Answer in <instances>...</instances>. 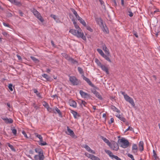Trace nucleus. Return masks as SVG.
Returning <instances> with one entry per match:
<instances>
[{"instance_id":"obj_3","label":"nucleus","mask_w":160,"mask_h":160,"mask_svg":"<svg viewBox=\"0 0 160 160\" xmlns=\"http://www.w3.org/2000/svg\"><path fill=\"white\" fill-rule=\"evenodd\" d=\"M118 142L120 144V147L124 148H128L129 145L128 141L124 138L119 139Z\"/></svg>"},{"instance_id":"obj_19","label":"nucleus","mask_w":160,"mask_h":160,"mask_svg":"<svg viewBox=\"0 0 160 160\" xmlns=\"http://www.w3.org/2000/svg\"><path fill=\"white\" fill-rule=\"evenodd\" d=\"M71 10L72 12H73V14H74V16H75L76 18L78 20L79 18H81L78 15V14L77 12L73 9L71 8Z\"/></svg>"},{"instance_id":"obj_63","label":"nucleus","mask_w":160,"mask_h":160,"mask_svg":"<svg viewBox=\"0 0 160 160\" xmlns=\"http://www.w3.org/2000/svg\"><path fill=\"white\" fill-rule=\"evenodd\" d=\"M129 129H130V126L128 127L125 130V132H126L127 131L129 130Z\"/></svg>"},{"instance_id":"obj_51","label":"nucleus","mask_w":160,"mask_h":160,"mask_svg":"<svg viewBox=\"0 0 160 160\" xmlns=\"http://www.w3.org/2000/svg\"><path fill=\"white\" fill-rule=\"evenodd\" d=\"M113 158H115L117 160H122L120 158L118 157L116 155L114 156Z\"/></svg>"},{"instance_id":"obj_46","label":"nucleus","mask_w":160,"mask_h":160,"mask_svg":"<svg viewBox=\"0 0 160 160\" xmlns=\"http://www.w3.org/2000/svg\"><path fill=\"white\" fill-rule=\"evenodd\" d=\"M46 108H47L48 111L50 112H51L52 111H53V110H52V108H50L49 105Z\"/></svg>"},{"instance_id":"obj_9","label":"nucleus","mask_w":160,"mask_h":160,"mask_svg":"<svg viewBox=\"0 0 160 160\" xmlns=\"http://www.w3.org/2000/svg\"><path fill=\"white\" fill-rule=\"evenodd\" d=\"M67 131L68 132H66V133L71 136L73 138H76V137L73 131L69 127L67 126Z\"/></svg>"},{"instance_id":"obj_50","label":"nucleus","mask_w":160,"mask_h":160,"mask_svg":"<svg viewBox=\"0 0 160 160\" xmlns=\"http://www.w3.org/2000/svg\"><path fill=\"white\" fill-rule=\"evenodd\" d=\"M128 156L132 160V159H133V158H134V157L132 155V154H128Z\"/></svg>"},{"instance_id":"obj_27","label":"nucleus","mask_w":160,"mask_h":160,"mask_svg":"<svg viewBox=\"0 0 160 160\" xmlns=\"http://www.w3.org/2000/svg\"><path fill=\"white\" fill-rule=\"evenodd\" d=\"M78 20L79 21L80 23L84 26L86 27L87 26V24L85 22L82 18H80Z\"/></svg>"},{"instance_id":"obj_18","label":"nucleus","mask_w":160,"mask_h":160,"mask_svg":"<svg viewBox=\"0 0 160 160\" xmlns=\"http://www.w3.org/2000/svg\"><path fill=\"white\" fill-rule=\"evenodd\" d=\"M53 111L55 113H56L57 112L58 113L60 117H62V114L60 111L57 107H55L53 108Z\"/></svg>"},{"instance_id":"obj_5","label":"nucleus","mask_w":160,"mask_h":160,"mask_svg":"<svg viewBox=\"0 0 160 160\" xmlns=\"http://www.w3.org/2000/svg\"><path fill=\"white\" fill-rule=\"evenodd\" d=\"M69 79L71 82L74 85L78 84L79 81L74 76H69Z\"/></svg>"},{"instance_id":"obj_55","label":"nucleus","mask_w":160,"mask_h":160,"mask_svg":"<svg viewBox=\"0 0 160 160\" xmlns=\"http://www.w3.org/2000/svg\"><path fill=\"white\" fill-rule=\"evenodd\" d=\"M158 11V9H157L155 10L153 12H152L151 13L152 14H154L155 13H156V12Z\"/></svg>"},{"instance_id":"obj_41","label":"nucleus","mask_w":160,"mask_h":160,"mask_svg":"<svg viewBox=\"0 0 160 160\" xmlns=\"http://www.w3.org/2000/svg\"><path fill=\"white\" fill-rule=\"evenodd\" d=\"M8 147L10 148L12 150V151H15V149H14L13 146L12 145L10 144L9 143H8Z\"/></svg>"},{"instance_id":"obj_17","label":"nucleus","mask_w":160,"mask_h":160,"mask_svg":"<svg viewBox=\"0 0 160 160\" xmlns=\"http://www.w3.org/2000/svg\"><path fill=\"white\" fill-rule=\"evenodd\" d=\"M143 141H140L138 144L139 149L141 152L143 150Z\"/></svg>"},{"instance_id":"obj_62","label":"nucleus","mask_w":160,"mask_h":160,"mask_svg":"<svg viewBox=\"0 0 160 160\" xmlns=\"http://www.w3.org/2000/svg\"><path fill=\"white\" fill-rule=\"evenodd\" d=\"M34 92L35 93H36V94L37 93H38V91L36 89H34Z\"/></svg>"},{"instance_id":"obj_42","label":"nucleus","mask_w":160,"mask_h":160,"mask_svg":"<svg viewBox=\"0 0 160 160\" xmlns=\"http://www.w3.org/2000/svg\"><path fill=\"white\" fill-rule=\"evenodd\" d=\"M78 70L80 74H83V72L82 69L80 67H78Z\"/></svg>"},{"instance_id":"obj_21","label":"nucleus","mask_w":160,"mask_h":160,"mask_svg":"<svg viewBox=\"0 0 160 160\" xmlns=\"http://www.w3.org/2000/svg\"><path fill=\"white\" fill-rule=\"evenodd\" d=\"M105 151L112 159L113 158L114 156H115V155L113 154L111 151L109 150H105Z\"/></svg>"},{"instance_id":"obj_43","label":"nucleus","mask_w":160,"mask_h":160,"mask_svg":"<svg viewBox=\"0 0 160 160\" xmlns=\"http://www.w3.org/2000/svg\"><path fill=\"white\" fill-rule=\"evenodd\" d=\"M91 159L92 160H100L99 158L98 157L94 155L92 156Z\"/></svg>"},{"instance_id":"obj_28","label":"nucleus","mask_w":160,"mask_h":160,"mask_svg":"<svg viewBox=\"0 0 160 160\" xmlns=\"http://www.w3.org/2000/svg\"><path fill=\"white\" fill-rule=\"evenodd\" d=\"M93 93L96 95V96L98 98L102 99V97L100 94L96 90H94L93 92Z\"/></svg>"},{"instance_id":"obj_56","label":"nucleus","mask_w":160,"mask_h":160,"mask_svg":"<svg viewBox=\"0 0 160 160\" xmlns=\"http://www.w3.org/2000/svg\"><path fill=\"white\" fill-rule=\"evenodd\" d=\"M33 106L36 109H37L38 108V107L36 106L35 103H33Z\"/></svg>"},{"instance_id":"obj_64","label":"nucleus","mask_w":160,"mask_h":160,"mask_svg":"<svg viewBox=\"0 0 160 160\" xmlns=\"http://www.w3.org/2000/svg\"><path fill=\"white\" fill-rule=\"evenodd\" d=\"M29 153H30V154H33V152L32 150H30L29 151Z\"/></svg>"},{"instance_id":"obj_39","label":"nucleus","mask_w":160,"mask_h":160,"mask_svg":"<svg viewBox=\"0 0 160 160\" xmlns=\"http://www.w3.org/2000/svg\"><path fill=\"white\" fill-rule=\"evenodd\" d=\"M85 155L88 157L89 158H90L91 159L92 156H93V155L91 154H89L87 152H85Z\"/></svg>"},{"instance_id":"obj_8","label":"nucleus","mask_w":160,"mask_h":160,"mask_svg":"<svg viewBox=\"0 0 160 160\" xmlns=\"http://www.w3.org/2000/svg\"><path fill=\"white\" fill-rule=\"evenodd\" d=\"M125 99L126 101L129 102L133 107H134L135 104L133 99L128 95H126Z\"/></svg>"},{"instance_id":"obj_53","label":"nucleus","mask_w":160,"mask_h":160,"mask_svg":"<svg viewBox=\"0 0 160 160\" xmlns=\"http://www.w3.org/2000/svg\"><path fill=\"white\" fill-rule=\"evenodd\" d=\"M121 93L123 96L124 98H125V96L128 95L127 94H126L124 92L121 91Z\"/></svg>"},{"instance_id":"obj_14","label":"nucleus","mask_w":160,"mask_h":160,"mask_svg":"<svg viewBox=\"0 0 160 160\" xmlns=\"http://www.w3.org/2000/svg\"><path fill=\"white\" fill-rule=\"evenodd\" d=\"M83 147L88 152L92 154H95V152L91 149L90 147L88 145H85Z\"/></svg>"},{"instance_id":"obj_26","label":"nucleus","mask_w":160,"mask_h":160,"mask_svg":"<svg viewBox=\"0 0 160 160\" xmlns=\"http://www.w3.org/2000/svg\"><path fill=\"white\" fill-rule=\"evenodd\" d=\"M68 61L73 64H76L77 65H78V62L76 60H74L71 57H70Z\"/></svg>"},{"instance_id":"obj_34","label":"nucleus","mask_w":160,"mask_h":160,"mask_svg":"<svg viewBox=\"0 0 160 160\" xmlns=\"http://www.w3.org/2000/svg\"><path fill=\"white\" fill-rule=\"evenodd\" d=\"M153 157L154 158V160H157L158 159V158L157 156V155L154 150H153Z\"/></svg>"},{"instance_id":"obj_32","label":"nucleus","mask_w":160,"mask_h":160,"mask_svg":"<svg viewBox=\"0 0 160 160\" xmlns=\"http://www.w3.org/2000/svg\"><path fill=\"white\" fill-rule=\"evenodd\" d=\"M51 17L53 18L57 22H59L60 21L58 20L57 16L53 14H51L50 16Z\"/></svg>"},{"instance_id":"obj_60","label":"nucleus","mask_w":160,"mask_h":160,"mask_svg":"<svg viewBox=\"0 0 160 160\" xmlns=\"http://www.w3.org/2000/svg\"><path fill=\"white\" fill-rule=\"evenodd\" d=\"M99 1L101 3V4L102 5L104 3V2L103 1H102V0H99Z\"/></svg>"},{"instance_id":"obj_58","label":"nucleus","mask_w":160,"mask_h":160,"mask_svg":"<svg viewBox=\"0 0 160 160\" xmlns=\"http://www.w3.org/2000/svg\"><path fill=\"white\" fill-rule=\"evenodd\" d=\"M36 94H37V96L39 97L40 98H41L40 94L38 92Z\"/></svg>"},{"instance_id":"obj_12","label":"nucleus","mask_w":160,"mask_h":160,"mask_svg":"<svg viewBox=\"0 0 160 160\" xmlns=\"http://www.w3.org/2000/svg\"><path fill=\"white\" fill-rule=\"evenodd\" d=\"M116 116L120 120L125 122L126 121V119L123 116L122 114H120L119 113L116 114Z\"/></svg>"},{"instance_id":"obj_6","label":"nucleus","mask_w":160,"mask_h":160,"mask_svg":"<svg viewBox=\"0 0 160 160\" xmlns=\"http://www.w3.org/2000/svg\"><path fill=\"white\" fill-rule=\"evenodd\" d=\"M112 149L115 151H117L119 149V146L117 143L114 141H112L109 146Z\"/></svg>"},{"instance_id":"obj_24","label":"nucleus","mask_w":160,"mask_h":160,"mask_svg":"<svg viewBox=\"0 0 160 160\" xmlns=\"http://www.w3.org/2000/svg\"><path fill=\"white\" fill-rule=\"evenodd\" d=\"M96 21L97 23L100 26L103 24L102 20L100 18H97L96 19Z\"/></svg>"},{"instance_id":"obj_20","label":"nucleus","mask_w":160,"mask_h":160,"mask_svg":"<svg viewBox=\"0 0 160 160\" xmlns=\"http://www.w3.org/2000/svg\"><path fill=\"white\" fill-rule=\"evenodd\" d=\"M69 104L70 106H72L74 108H76L77 107V103L73 100H71L69 102Z\"/></svg>"},{"instance_id":"obj_1","label":"nucleus","mask_w":160,"mask_h":160,"mask_svg":"<svg viewBox=\"0 0 160 160\" xmlns=\"http://www.w3.org/2000/svg\"><path fill=\"white\" fill-rule=\"evenodd\" d=\"M72 21L76 30L71 29L69 30V32L78 38H81L83 40L86 41V37L84 36L82 29L77 24L75 20L73 18Z\"/></svg>"},{"instance_id":"obj_13","label":"nucleus","mask_w":160,"mask_h":160,"mask_svg":"<svg viewBox=\"0 0 160 160\" xmlns=\"http://www.w3.org/2000/svg\"><path fill=\"white\" fill-rule=\"evenodd\" d=\"M83 79L85 80L88 84L89 85H90L91 87H94V85L92 83L91 81L89 79L86 78L85 76L83 75Z\"/></svg>"},{"instance_id":"obj_4","label":"nucleus","mask_w":160,"mask_h":160,"mask_svg":"<svg viewBox=\"0 0 160 160\" xmlns=\"http://www.w3.org/2000/svg\"><path fill=\"white\" fill-rule=\"evenodd\" d=\"M32 12L34 16L38 18L41 22H43L44 20L41 16L40 14L36 9H33L32 10Z\"/></svg>"},{"instance_id":"obj_49","label":"nucleus","mask_w":160,"mask_h":160,"mask_svg":"<svg viewBox=\"0 0 160 160\" xmlns=\"http://www.w3.org/2000/svg\"><path fill=\"white\" fill-rule=\"evenodd\" d=\"M22 133L24 135L25 137L26 138H28V136H27V134H26V132H25L24 131H22Z\"/></svg>"},{"instance_id":"obj_29","label":"nucleus","mask_w":160,"mask_h":160,"mask_svg":"<svg viewBox=\"0 0 160 160\" xmlns=\"http://www.w3.org/2000/svg\"><path fill=\"white\" fill-rule=\"evenodd\" d=\"M111 108L113 111L117 112L118 113H120V111L115 106L113 105H112L111 106Z\"/></svg>"},{"instance_id":"obj_40","label":"nucleus","mask_w":160,"mask_h":160,"mask_svg":"<svg viewBox=\"0 0 160 160\" xmlns=\"http://www.w3.org/2000/svg\"><path fill=\"white\" fill-rule=\"evenodd\" d=\"M108 56L107 55H104L103 57L106 60L108 61L109 62H111V61L110 59L108 57Z\"/></svg>"},{"instance_id":"obj_48","label":"nucleus","mask_w":160,"mask_h":160,"mask_svg":"<svg viewBox=\"0 0 160 160\" xmlns=\"http://www.w3.org/2000/svg\"><path fill=\"white\" fill-rule=\"evenodd\" d=\"M3 24L5 27H8L9 28H10V26L8 24L5 23L4 22H3Z\"/></svg>"},{"instance_id":"obj_57","label":"nucleus","mask_w":160,"mask_h":160,"mask_svg":"<svg viewBox=\"0 0 160 160\" xmlns=\"http://www.w3.org/2000/svg\"><path fill=\"white\" fill-rule=\"evenodd\" d=\"M114 122V119L113 118H110V122H109V123H111Z\"/></svg>"},{"instance_id":"obj_44","label":"nucleus","mask_w":160,"mask_h":160,"mask_svg":"<svg viewBox=\"0 0 160 160\" xmlns=\"http://www.w3.org/2000/svg\"><path fill=\"white\" fill-rule=\"evenodd\" d=\"M42 105L45 108L49 105L45 101H43V102Z\"/></svg>"},{"instance_id":"obj_30","label":"nucleus","mask_w":160,"mask_h":160,"mask_svg":"<svg viewBox=\"0 0 160 160\" xmlns=\"http://www.w3.org/2000/svg\"><path fill=\"white\" fill-rule=\"evenodd\" d=\"M71 113L73 114L74 118H77L79 117V115L76 112L72 110L71 111Z\"/></svg>"},{"instance_id":"obj_61","label":"nucleus","mask_w":160,"mask_h":160,"mask_svg":"<svg viewBox=\"0 0 160 160\" xmlns=\"http://www.w3.org/2000/svg\"><path fill=\"white\" fill-rule=\"evenodd\" d=\"M17 56L18 57V59L19 60H21V57L20 56H19V55H17Z\"/></svg>"},{"instance_id":"obj_23","label":"nucleus","mask_w":160,"mask_h":160,"mask_svg":"<svg viewBox=\"0 0 160 160\" xmlns=\"http://www.w3.org/2000/svg\"><path fill=\"white\" fill-rule=\"evenodd\" d=\"M100 67L102 68V70L105 71L107 74L108 73V69L105 66L102 65Z\"/></svg>"},{"instance_id":"obj_52","label":"nucleus","mask_w":160,"mask_h":160,"mask_svg":"<svg viewBox=\"0 0 160 160\" xmlns=\"http://www.w3.org/2000/svg\"><path fill=\"white\" fill-rule=\"evenodd\" d=\"M87 29L91 32H92V29L89 26L87 27Z\"/></svg>"},{"instance_id":"obj_54","label":"nucleus","mask_w":160,"mask_h":160,"mask_svg":"<svg viewBox=\"0 0 160 160\" xmlns=\"http://www.w3.org/2000/svg\"><path fill=\"white\" fill-rule=\"evenodd\" d=\"M128 13H129V15L130 17H132L133 15V13L131 12L130 11H129L128 12Z\"/></svg>"},{"instance_id":"obj_22","label":"nucleus","mask_w":160,"mask_h":160,"mask_svg":"<svg viewBox=\"0 0 160 160\" xmlns=\"http://www.w3.org/2000/svg\"><path fill=\"white\" fill-rule=\"evenodd\" d=\"M101 27L103 32L106 33H108V28L106 26H104L103 24L102 25V27Z\"/></svg>"},{"instance_id":"obj_35","label":"nucleus","mask_w":160,"mask_h":160,"mask_svg":"<svg viewBox=\"0 0 160 160\" xmlns=\"http://www.w3.org/2000/svg\"><path fill=\"white\" fill-rule=\"evenodd\" d=\"M97 51L100 54L102 57L105 55V54L101 49L98 48L97 49Z\"/></svg>"},{"instance_id":"obj_36","label":"nucleus","mask_w":160,"mask_h":160,"mask_svg":"<svg viewBox=\"0 0 160 160\" xmlns=\"http://www.w3.org/2000/svg\"><path fill=\"white\" fill-rule=\"evenodd\" d=\"M62 55L63 57L65 58L68 60L70 57L65 53H62Z\"/></svg>"},{"instance_id":"obj_37","label":"nucleus","mask_w":160,"mask_h":160,"mask_svg":"<svg viewBox=\"0 0 160 160\" xmlns=\"http://www.w3.org/2000/svg\"><path fill=\"white\" fill-rule=\"evenodd\" d=\"M30 58L35 63H37L39 62V60L31 56L30 57Z\"/></svg>"},{"instance_id":"obj_59","label":"nucleus","mask_w":160,"mask_h":160,"mask_svg":"<svg viewBox=\"0 0 160 160\" xmlns=\"http://www.w3.org/2000/svg\"><path fill=\"white\" fill-rule=\"evenodd\" d=\"M2 34L4 35V36H6L7 35V32H2Z\"/></svg>"},{"instance_id":"obj_11","label":"nucleus","mask_w":160,"mask_h":160,"mask_svg":"<svg viewBox=\"0 0 160 160\" xmlns=\"http://www.w3.org/2000/svg\"><path fill=\"white\" fill-rule=\"evenodd\" d=\"M79 93L81 96L84 98H87L89 96V95L82 90H80Z\"/></svg>"},{"instance_id":"obj_47","label":"nucleus","mask_w":160,"mask_h":160,"mask_svg":"<svg viewBox=\"0 0 160 160\" xmlns=\"http://www.w3.org/2000/svg\"><path fill=\"white\" fill-rule=\"evenodd\" d=\"M12 85L11 84H9V85H8V88H9V90L11 91H13V89H12Z\"/></svg>"},{"instance_id":"obj_38","label":"nucleus","mask_w":160,"mask_h":160,"mask_svg":"<svg viewBox=\"0 0 160 160\" xmlns=\"http://www.w3.org/2000/svg\"><path fill=\"white\" fill-rule=\"evenodd\" d=\"M95 62L100 67L102 65L98 59H95Z\"/></svg>"},{"instance_id":"obj_16","label":"nucleus","mask_w":160,"mask_h":160,"mask_svg":"<svg viewBox=\"0 0 160 160\" xmlns=\"http://www.w3.org/2000/svg\"><path fill=\"white\" fill-rule=\"evenodd\" d=\"M2 119L5 121V122L7 123H11L13 122V120L10 118H2Z\"/></svg>"},{"instance_id":"obj_10","label":"nucleus","mask_w":160,"mask_h":160,"mask_svg":"<svg viewBox=\"0 0 160 160\" xmlns=\"http://www.w3.org/2000/svg\"><path fill=\"white\" fill-rule=\"evenodd\" d=\"M132 152L134 154H136L137 152L138 148L137 145L136 144H132Z\"/></svg>"},{"instance_id":"obj_2","label":"nucleus","mask_w":160,"mask_h":160,"mask_svg":"<svg viewBox=\"0 0 160 160\" xmlns=\"http://www.w3.org/2000/svg\"><path fill=\"white\" fill-rule=\"evenodd\" d=\"M35 151L38 154L34 156V159L32 160H44L45 157L42 149L40 148H37L35 149Z\"/></svg>"},{"instance_id":"obj_31","label":"nucleus","mask_w":160,"mask_h":160,"mask_svg":"<svg viewBox=\"0 0 160 160\" xmlns=\"http://www.w3.org/2000/svg\"><path fill=\"white\" fill-rule=\"evenodd\" d=\"M102 138L103 140V141L107 144L108 145H110L111 142H110L109 141L108 139L103 137H102Z\"/></svg>"},{"instance_id":"obj_25","label":"nucleus","mask_w":160,"mask_h":160,"mask_svg":"<svg viewBox=\"0 0 160 160\" xmlns=\"http://www.w3.org/2000/svg\"><path fill=\"white\" fill-rule=\"evenodd\" d=\"M68 61L73 64H76L77 65H78V62L76 60H74L71 57H70Z\"/></svg>"},{"instance_id":"obj_15","label":"nucleus","mask_w":160,"mask_h":160,"mask_svg":"<svg viewBox=\"0 0 160 160\" xmlns=\"http://www.w3.org/2000/svg\"><path fill=\"white\" fill-rule=\"evenodd\" d=\"M102 49L105 52L106 54L108 56L110 55V53L108 49L107 48L105 45H103L102 46Z\"/></svg>"},{"instance_id":"obj_7","label":"nucleus","mask_w":160,"mask_h":160,"mask_svg":"<svg viewBox=\"0 0 160 160\" xmlns=\"http://www.w3.org/2000/svg\"><path fill=\"white\" fill-rule=\"evenodd\" d=\"M35 136L38 138L39 139V144L41 146H44L47 145L46 142H43L42 137L41 135L38 134L37 133H34Z\"/></svg>"},{"instance_id":"obj_45","label":"nucleus","mask_w":160,"mask_h":160,"mask_svg":"<svg viewBox=\"0 0 160 160\" xmlns=\"http://www.w3.org/2000/svg\"><path fill=\"white\" fill-rule=\"evenodd\" d=\"M12 132L13 133L14 135H16L17 134V130L15 128H13L12 129Z\"/></svg>"},{"instance_id":"obj_33","label":"nucleus","mask_w":160,"mask_h":160,"mask_svg":"<svg viewBox=\"0 0 160 160\" xmlns=\"http://www.w3.org/2000/svg\"><path fill=\"white\" fill-rule=\"evenodd\" d=\"M42 76L46 78V80L48 81H50V80L51 78L49 76L46 74H43L42 75Z\"/></svg>"}]
</instances>
